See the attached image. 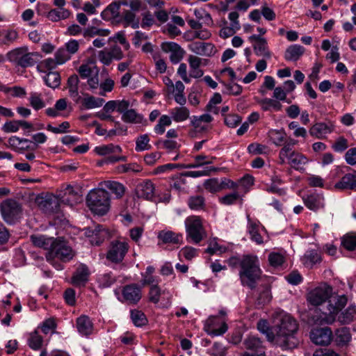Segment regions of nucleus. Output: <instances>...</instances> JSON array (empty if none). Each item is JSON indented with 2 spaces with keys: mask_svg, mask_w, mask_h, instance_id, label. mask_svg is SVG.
<instances>
[{
  "mask_svg": "<svg viewBox=\"0 0 356 356\" xmlns=\"http://www.w3.org/2000/svg\"><path fill=\"white\" fill-rule=\"evenodd\" d=\"M298 330L297 321L289 314L282 315L277 323L273 326L274 334L268 335V341L283 350L294 348L299 343V340L296 336Z\"/></svg>",
  "mask_w": 356,
  "mask_h": 356,
  "instance_id": "obj_1",
  "label": "nucleus"
},
{
  "mask_svg": "<svg viewBox=\"0 0 356 356\" xmlns=\"http://www.w3.org/2000/svg\"><path fill=\"white\" fill-rule=\"evenodd\" d=\"M79 195L75 193L72 186H67L63 196L60 198L53 194H47L38 200V206L47 214L58 213L60 211V203L73 205L77 202Z\"/></svg>",
  "mask_w": 356,
  "mask_h": 356,
  "instance_id": "obj_2",
  "label": "nucleus"
},
{
  "mask_svg": "<svg viewBox=\"0 0 356 356\" xmlns=\"http://www.w3.org/2000/svg\"><path fill=\"white\" fill-rule=\"evenodd\" d=\"M261 270L259 268V259L257 256L244 255L242 257L241 268L238 275L241 284L254 289L259 280Z\"/></svg>",
  "mask_w": 356,
  "mask_h": 356,
  "instance_id": "obj_3",
  "label": "nucleus"
},
{
  "mask_svg": "<svg viewBox=\"0 0 356 356\" xmlns=\"http://www.w3.org/2000/svg\"><path fill=\"white\" fill-rule=\"evenodd\" d=\"M110 195L104 189L90 191L86 197V204L90 210L98 216H104L110 209Z\"/></svg>",
  "mask_w": 356,
  "mask_h": 356,
  "instance_id": "obj_4",
  "label": "nucleus"
},
{
  "mask_svg": "<svg viewBox=\"0 0 356 356\" xmlns=\"http://www.w3.org/2000/svg\"><path fill=\"white\" fill-rule=\"evenodd\" d=\"M9 61L23 68L34 65L41 58L38 52H29L26 47L15 49L7 54Z\"/></svg>",
  "mask_w": 356,
  "mask_h": 356,
  "instance_id": "obj_5",
  "label": "nucleus"
},
{
  "mask_svg": "<svg viewBox=\"0 0 356 356\" xmlns=\"http://www.w3.org/2000/svg\"><path fill=\"white\" fill-rule=\"evenodd\" d=\"M186 240L193 243H200L207 236L203 226L202 219L197 216H191L185 220Z\"/></svg>",
  "mask_w": 356,
  "mask_h": 356,
  "instance_id": "obj_6",
  "label": "nucleus"
},
{
  "mask_svg": "<svg viewBox=\"0 0 356 356\" xmlns=\"http://www.w3.org/2000/svg\"><path fill=\"white\" fill-rule=\"evenodd\" d=\"M74 251L67 244V242L63 238L58 237L52 251L47 252L46 258L48 261H51L56 257L63 261H68L74 257Z\"/></svg>",
  "mask_w": 356,
  "mask_h": 356,
  "instance_id": "obj_7",
  "label": "nucleus"
},
{
  "mask_svg": "<svg viewBox=\"0 0 356 356\" xmlns=\"http://www.w3.org/2000/svg\"><path fill=\"white\" fill-rule=\"evenodd\" d=\"M332 293V286L323 283L308 291L306 295V299L310 305L319 306L329 300Z\"/></svg>",
  "mask_w": 356,
  "mask_h": 356,
  "instance_id": "obj_8",
  "label": "nucleus"
},
{
  "mask_svg": "<svg viewBox=\"0 0 356 356\" xmlns=\"http://www.w3.org/2000/svg\"><path fill=\"white\" fill-rule=\"evenodd\" d=\"M0 208L3 218L8 223H13L19 219L22 211L21 204L13 199H7L2 202Z\"/></svg>",
  "mask_w": 356,
  "mask_h": 356,
  "instance_id": "obj_9",
  "label": "nucleus"
},
{
  "mask_svg": "<svg viewBox=\"0 0 356 356\" xmlns=\"http://www.w3.org/2000/svg\"><path fill=\"white\" fill-rule=\"evenodd\" d=\"M129 250V245L126 241H113L111 243L106 258L113 263H120L124 258Z\"/></svg>",
  "mask_w": 356,
  "mask_h": 356,
  "instance_id": "obj_10",
  "label": "nucleus"
},
{
  "mask_svg": "<svg viewBox=\"0 0 356 356\" xmlns=\"http://www.w3.org/2000/svg\"><path fill=\"white\" fill-rule=\"evenodd\" d=\"M347 302L348 298L345 295H331L327 307L329 316L326 319L327 323H331L334 321V316L345 307Z\"/></svg>",
  "mask_w": 356,
  "mask_h": 356,
  "instance_id": "obj_11",
  "label": "nucleus"
},
{
  "mask_svg": "<svg viewBox=\"0 0 356 356\" xmlns=\"http://www.w3.org/2000/svg\"><path fill=\"white\" fill-rule=\"evenodd\" d=\"M310 339L317 345L327 346L333 339V333L330 327H317L310 332Z\"/></svg>",
  "mask_w": 356,
  "mask_h": 356,
  "instance_id": "obj_12",
  "label": "nucleus"
},
{
  "mask_svg": "<svg viewBox=\"0 0 356 356\" xmlns=\"http://www.w3.org/2000/svg\"><path fill=\"white\" fill-rule=\"evenodd\" d=\"M243 345L248 351L245 352L243 356H264V351L262 342L259 338L255 336H249L247 337Z\"/></svg>",
  "mask_w": 356,
  "mask_h": 356,
  "instance_id": "obj_13",
  "label": "nucleus"
},
{
  "mask_svg": "<svg viewBox=\"0 0 356 356\" xmlns=\"http://www.w3.org/2000/svg\"><path fill=\"white\" fill-rule=\"evenodd\" d=\"M161 47L164 52L171 53L170 60L174 64L179 63L184 56L185 51L176 42H165L161 44Z\"/></svg>",
  "mask_w": 356,
  "mask_h": 356,
  "instance_id": "obj_14",
  "label": "nucleus"
},
{
  "mask_svg": "<svg viewBox=\"0 0 356 356\" xmlns=\"http://www.w3.org/2000/svg\"><path fill=\"white\" fill-rule=\"evenodd\" d=\"M122 296L128 304L136 305L141 299V288L136 284L126 285L122 289Z\"/></svg>",
  "mask_w": 356,
  "mask_h": 356,
  "instance_id": "obj_15",
  "label": "nucleus"
},
{
  "mask_svg": "<svg viewBox=\"0 0 356 356\" xmlns=\"http://www.w3.org/2000/svg\"><path fill=\"white\" fill-rule=\"evenodd\" d=\"M155 187L150 180H145L139 183L135 189L136 195L138 198L152 200L154 195Z\"/></svg>",
  "mask_w": 356,
  "mask_h": 356,
  "instance_id": "obj_16",
  "label": "nucleus"
},
{
  "mask_svg": "<svg viewBox=\"0 0 356 356\" xmlns=\"http://www.w3.org/2000/svg\"><path fill=\"white\" fill-rule=\"evenodd\" d=\"M30 240L34 246L43 248L49 252L52 251L57 238H55L42 234H33L30 236Z\"/></svg>",
  "mask_w": 356,
  "mask_h": 356,
  "instance_id": "obj_17",
  "label": "nucleus"
},
{
  "mask_svg": "<svg viewBox=\"0 0 356 356\" xmlns=\"http://www.w3.org/2000/svg\"><path fill=\"white\" fill-rule=\"evenodd\" d=\"M248 39L250 42H257V44L253 46V48L257 56H262L266 58L271 57V53L268 50L266 38L259 35H252L250 36Z\"/></svg>",
  "mask_w": 356,
  "mask_h": 356,
  "instance_id": "obj_18",
  "label": "nucleus"
},
{
  "mask_svg": "<svg viewBox=\"0 0 356 356\" xmlns=\"http://www.w3.org/2000/svg\"><path fill=\"white\" fill-rule=\"evenodd\" d=\"M90 271L85 264H81L72 277V283L76 286H84L88 280Z\"/></svg>",
  "mask_w": 356,
  "mask_h": 356,
  "instance_id": "obj_19",
  "label": "nucleus"
},
{
  "mask_svg": "<svg viewBox=\"0 0 356 356\" xmlns=\"http://www.w3.org/2000/svg\"><path fill=\"white\" fill-rule=\"evenodd\" d=\"M352 335L350 328L341 327L337 329L333 334V339L338 346H346L351 341Z\"/></svg>",
  "mask_w": 356,
  "mask_h": 356,
  "instance_id": "obj_20",
  "label": "nucleus"
},
{
  "mask_svg": "<svg viewBox=\"0 0 356 356\" xmlns=\"http://www.w3.org/2000/svg\"><path fill=\"white\" fill-rule=\"evenodd\" d=\"M333 131V127L324 122L314 124L309 129V134L318 139H324L326 135Z\"/></svg>",
  "mask_w": 356,
  "mask_h": 356,
  "instance_id": "obj_21",
  "label": "nucleus"
},
{
  "mask_svg": "<svg viewBox=\"0 0 356 356\" xmlns=\"http://www.w3.org/2000/svg\"><path fill=\"white\" fill-rule=\"evenodd\" d=\"M189 49L195 54L201 56H211L215 51L214 46L211 43L194 42L189 46Z\"/></svg>",
  "mask_w": 356,
  "mask_h": 356,
  "instance_id": "obj_22",
  "label": "nucleus"
},
{
  "mask_svg": "<svg viewBox=\"0 0 356 356\" xmlns=\"http://www.w3.org/2000/svg\"><path fill=\"white\" fill-rule=\"evenodd\" d=\"M117 22L122 23L124 27L130 26L133 29H138L140 26L139 18L136 17V14L130 10H124Z\"/></svg>",
  "mask_w": 356,
  "mask_h": 356,
  "instance_id": "obj_23",
  "label": "nucleus"
},
{
  "mask_svg": "<svg viewBox=\"0 0 356 356\" xmlns=\"http://www.w3.org/2000/svg\"><path fill=\"white\" fill-rule=\"evenodd\" d=\"M334 188L339 190H353L356 188V172L345 175L334 184Z\"/></svg>",
  "mask_w": 356,
  "mask_h": 356,
  "instance_id": "obj_24",
  "label": "nucleus"
},
{
  "mask_svg": "<svg viewBox=\"0 0 356 356\" xmlns=\"http://www.w3.org/2000/svg\"><path fill=\"white\" fill-rule=\"evenodd\" d=\"M305 205L310 210L316 211L324 207V198L318 194H312L303 198Z\"/></svg>",
  "mask_w": 356,
  "mask_h": 356,
  "instance_id": "obj_25",
  "label": "nucleus"
},
{
  "mask_svg": "<svg viewBox=\"0 0 356 356\" xmlns=\"http://www.w3.org/2000/svg\"><path fill=\"white\" fill-rule=\"evenodd\" d=\"M76 327L81 334L88 336L92 332L93 325L88 316H81L76 319Z\"/></svg>",
  "mask_w": 356,
  "mask_h": 356,
  "instance_id": "obj_26",
  "label": "nucleus"
},
{
  "mask_svg": "<svg viewBox=\"0 0 356 356\" xmlns=\"http://www.w3.org/2000/svg\"><path fill=\"white\" fill-rule=\"evenodd\" d=\"M271 298L272 296L270 293V286L267 284L261 286L259 288V295L255 301V305L257 308H261L269 303Z\"/></svg>",
  "mask_w": 356,
  "mask_h": 356,
  "instance_id": "obj_27",
  "label": "nucleus"
},
{
  "mask_svg": "<svg viewBox=\"0 0 356 356\" xmlns=\"http://www.w3.org/2000/svg\"><path fill=\"white\" fill-rule=\"evenodd\" d=\"M120 3L113 2L102 12V17L106 21L111 20L112 19L117 21L118 19H120L121 15L120 14Z\"/></svg>",
  "mask_w": 356,
  "mask_h": 356,
  "instance_id": "obj_28",
  "label": "nucleus"
},
{
  "mask_svg": "<svg viewBox=\"0 0 356 356\" xmlns=\"http://www.w3.org/2000/svg\"><path fill=\"white\" fill-rule=\"evenodd\" d=\"M182 235L170 230H162L159 232L158 238L163 243L178 244L180 243Z\"/></svg>",
  "mask_w": 356,
  "mask_h": 356,
  "instance_id": "obj_29",
  "label": "nucleus"
},
{
  "mask_svg": "<svg viewBox=\"0 0 356 356\" xmlns=\"http://www.w3.org/2000/svg\"><path fill=\"white\" fill-rule=\"evenodd\" d=\"M305 53V48L300 44L289 46L285 51L284 58L286 60L297 61Z\"/></svg>",
  "mask_w": 356,
  "mask_h": 356,
  "instance_id": "obj_30",
  "label": "nucleus"
},
{
  "mask_svg": "<svg viewBox=\"0 0 356 356\" xmlns=\"http://www.w3.org/2000/svg\"><path fill=\"white\" fill-rule=\"evenodd\" d=\"M107 232L103 228L102 225H97L93 228L92 234H89V237H92L90 243L92 245H99L104 241Z\"/></svg>",
  "mask_w": 356,
  "mask_h": 356,
  "instance_id": "obj_31",
  "label": "nucleus"
},
{
  "mask_svg": "<svg viewBox=\"0 0 356 356\" xmlns=\"http://www.w3.org/2000/svg\"><path fill=\"white\" fill-rule=\"evenodd\" d=\"M82 106L86 109H92L100 107L104 103V99L102 98L95 97L94 96L85 95L83 99H81Z\"/></svg>",
  "mask_w": 356,
  "mask_h": 356,
  "instance_id": "obj_32",
  "label": "nucleus"
},
{
  "mask_svg": "<svg viewBox=\"0 0 356 356\" xmlns=\"http://www.w3.org/2000/svg\"><path fill=\"white\" fill-rule=\"evenodd\" d=\"M121 119L126 123L140 124L144 118L141 114L138 113L134 109L131 108L122 115Z\"/></svg>",
  "mask_w": 356,
  "mask_h": 356,
  "instance_id": "obj_33",
  "label": "nucleus"
},
{
  "mask_svg": "<svg viewBox=\"0 0 356 356\" xmlns=\"http://www.w3.org/2000/svg\"><path fill=\"white\" fill-rule=\"evenodd\" d=\"M202 164H204V163H200L197 164H188V165L181 164V163H177V164L168 163V164L158 166L155 170V172L157 174L161 173L165 171L171 170L175 168H181V169H182V168H198L200 166H202Z\"/></svg>",
  "mask_w": 356,
  "mask_h": 356,
  "instance_id": "obj_34",
  "label": "nucleus"
},
{
  "mask_svg": "<svg viewBox=\"0 0 356 356\" xmlns=\"http://www.w3.org/2000/svg\"><path fill=\"white\" fill-rule=\"evenodd\" d=\"M70 15V12L65 8L51 9L47 15V18L51 22H58L65 19Z\"/></svg>",
  "mask_w": 356,
  "mask_h": 356,
  "instance_id": "obj_35",
  "label": "nucleus"
},
{
  "mask_svg": "<svg viewBox=\"0 0 356 356\" xmlns=\"http://www.w3.org/2000/svg\"><path fill=\"white\" fill-rule=\"evenodd\" d=\"M356 315V306L350 305L338 317V321L341 324H349L353 322Z\"/></svg>",
  "mask_w": 356,
  "mask_h": 356,
  "instance_id": "obj_36",
  "label": "nucleus"
},
{
  "mask_svg": "<svg viewBox=\"0 0 356 356\" xmlns=\"http://www.w3.org/2000/svg\"><path fill=\"white\" fill-rule=\"evenodd\" d=\"M321 257L316 250H308L302 258L305 266L312 268L314 264L321 262Z\"/></svg>",
  "mask_w": 356,
  "mask_h": 356,
  "instance_id": "obj_37",
  "label": "nucleus"
},
{
  "mask_svg": "<svg viewBox=\"0 0 356 356\" xmlns=\"http://www.w3.org/2000/svg\"><path fill=\"white\" fill-rule=\"evenodd\" d=\"M43 79L46 85L51 88H56L60 85V76L58 72L49 71Z\"/></svg>",
  "mask_w": 356,
  "mask_h": 356,
  "instance_id": "obj_38",
  "label": "nucleus"
},
{
  "mask_svg": "<svg viewBox=\"0 0 356 356\" xmlns=\"http://www.w3.org/2000/svg\"><path fill=\"white\" fill-rule=\"evenodd\" d=\"M104 184L106 187L115 195L116 198L120 199L124 195L125 187L122 184L114 181H106Z\"/></svg>",
  "mask_w": 356,
  "mask_h": 356,
  "instance_id": "obj_39",
  "label": "nucleus"
},
{
  "mask_svg": "<svg viewBox=\"0 0 356 356\" xmlns=\"http://www.w3.org/2000/svg\"><path fill=\"white\" fill-rule=\"evenodd\" d=\"M289 164L295 169H298L302 165H305L307 163V159L302 154L298 152H294L289 155Z\"/></svg>",
  "mask_w": 356,
  "mask_h": 356,
  "instance_id": "obj_40",
  "label": "nucleus"
},
{
  "mask_svg": "<svg viewBox=\"0 0 356 356\" xmlns=\"http://www.w3.org/2000/svg\"><path fill=\"white\" fill-rule=\"evenodd\" d=\"M188 205L192 210H202L205 207V199L202 195H193L188 199Z\"/></svg>",
  "mask_w": 356,
  "mask_h": 356,
  "instance_id": "obj_41",
  "label": "nucleus"
},
{
  "mask_svg": "<svg viewBox=\"0 0 356 356\" xmlns=\"http://www.w3.org/2000/svg\"><path fill=\"white\" fill-rule=\"evenodd\" d=\"M172 118L175 122H182L189 117V110L184 106L176 107L170 112Z\"/></svg>",
  "mask_w": 356,
  "mask_h": 356,
  "instance_id": "obj_42",
  "label": "nucleus"
},
{
  "mask_svg": "<svg viewBox=\"0 0 356 356\" xmlns=\"http://www.w3.org/2000/svg\"><path fill=\"white\" fill-rule=\"evenodd\" d=\"M122 149L118 145L108 144L106 145L98 146L95 148V152L101 156H105L111 153L120 152Z\"/></svg>",
  "mask_w": 356,
  "mask_h": 356,
  "instance_id": "obj_43",
  "label": "nucleus"
},
{
  "mask_svg": "<svg viewBox=\"0 0 356 356\" xmlns=\"http://www.w3.org/2000/svg\"><path fill=\"white\" fill-rule=\"evenodd\" d=\"M259 104L261 106L262 109L266 111H270L271 108L275 111H280L282 108V105L280 102L270 98H265L261 99L259 102Z\"/></svg>",
  "mask_w": 356,
  "mask_h": 356,
  "instance_id": "obj_44",
  "label": "nucleus"
},
{
  "mask_svg": "<svg viewBox=\"0 0 356 356\" xmlns=\"http://www.w3.org/2000/svg\"><path fill=\"white\" fill-rule=\"evenodd\" d=\"M131 318L134 324L137 327L143 326L147 323V319L145 314L137 309L131 311Z\"/></svg>",
  "mask_w": 356,
  "mask_h": 356,
  "instance_id": "obj_45",
  "label": "nucleus"
},
{
  "mask_svg": "<svg viewBox=\"0 0 356 356\" xmlns=\"http://www.w3.org/2000/svg\"><path fill=\"white\" fill-rule=\"evenodd\" d=\"M149 138L147 134L140 136L137 138L136 141V150L137 152H141L149 149L151 145L149 144Z\"/></svg>",
  "mask_w": 356,
  "mask_h": 356,
  "instance_id": "obj_46",
  "label": "nucleus"
},
{
  "mask_svg": "<svg viewBox=\"0 0 356 356\" xmlns=\"http://www.w3.org/2000/svg\"><path fill=\"white\" fill-rule=\"evenodd\" d=\"M42 337L38 334L37 331L31 333L28 339L29 346L33 350L40 349L42 346Z\"/></svg>",
  "mask_w": 356,
  "mask_h": 356,
  "instance_id": "obj_47",
  "label": "nucleus"
},
{
  "mask_svg": "<svg viewBox=\"0 0 356 356\" xmlns=\"http://www.w3.org/2000/svg\"><path fill=\"white\" fill-rule=\"evenodd\" d=\"M220 169L215 167H209L207 168L204 170H199V171H188L184 173H182V176L184 177H199L202 176H208L210 175L211 172H217Z\"/></svg>",
  "mask_w": 356,
  "mask_h": 356,
  "instance_id": "obj_48",
  "label": "nucleus"
},
{
  "mask_svg": "<svg viewBox=\"0 0 356 356\" xmlns=\"http://www.w3.org/2000/svg\"><path fill=\"white\" fill-rule=\"evenodd\" d=\"M165 291H161V288L158 286V284H152L150 286L149 291V300L151 302L157 304L159 302L160 296Z\"/></svg>",
  "mask_w": 356,
  "mask_h": 356,
  "instance_id": "obj_49",
  "label": "nucleus"
},
{
  "mask_svg": "<svg viewBox=\"0 0 356 356\" xmlns=\"http://www.w3.org/2000/svg\"><path fill=\"white\" fill-rule=\"evenodd\" d=\"M182 175L176 178H173L170 182V188L175 190L177 192L184 191V186L186 184V179L183 177Z\"/></svg>",
  "mask_w": 356,
  "mask_h": 356,
  "instance_id": "obj_50",
  "label": "nucleus"
},
{
  "mask_svg": "<svg viewBox=\"0 0 356 356\" xmlns=\"http://www.w3.org/2000/svg\"><path fill=\"white\" fill-rule=\"evenodd\" d=\"M204 187L209 192L214 193L220 191V181L217 178L207 179L204 182Z\"/></svg>",
  "mask_w": 356,
  "mask_h": 356,
  "instance_id": "obj_51",
  "label": "nucleus"
},
{
  "mask_svg": "<svg viewBox=\"0 0 356 356\" xmlns=\"http://www.w3.org/2000/svg\"><path fill=\"white\" fill-rule=\"evenodd\" d=\"M29 102L31 106L36 111L40 110L45 106V104L41 99L40 95L36 92L31 93Z\"/></svg>",
  "mask_w": 356,
  "mask_h": 356,
  "instance_id": "obj_52",
  "label": "nucleus"
},
{
  "mask_svg": "<svg viewBox=\"0 0 356 356\" xmlns=\"http://www.w3.org/2000/svg\"><path fill=\"white\" fill-rule=\"evenodd\" d=\"M270 138L276 146L282 145L285 138L284 132L278 130H273L269 134Z\"/></svg>",
  "mask_w": 356,
  "mask_h": 356,
  "instance_id": "obj_53",
  "label": "nucleus"
},
{
  "mask_svg": "<svg viewBox=\"0 0 356 356\" xmlns=\"http://www.w3.org/2000/svg\"><path fill=\"white\" fill-rule=\"evenodd\" d=\"M342 245L348 250H353L356 248V236L348 234L343 237Z\"/></svg>",
  "mask_w": 356,
  "mask_h": 356,
  "instance_id": "obj_54",
  "label": "nucleus"
},
{
  "mask_svg": "<svg viewBox=\"0 0 356 356\" xmlns=\"http://www.w3.org/2000/svg\"><path fill=\"white\" fill-rule=\"evenodd\" d=\"M241 118L236 114H229L225 116V123L231 128H234L241 122Z\"/></svg>",
  "mask_w": 356,
  "mask_h": 356,
  "instance_id": "obj_55",
  "label": "nucleus"
},
{
  "mask_svg": "<svg viewBox=\"0 0 356 356\" xmlns=\"http://www.w3.org/2000/svg\"><path fill=\"white\" fill-rule=\"evenodd\" d=\"M8 147L19 152V146L22 143H30V140L26 138H19V137H17V136H11L8 139Z\"/></svg>",
  "mask_w": 356,
  "mask_h": 356,
  "instance_id": "obj_56",
  "label": "nucleus"
},
{
  "mask_svg": "<svg viewBox=\"0 0 356 356\" xmlns=\"http://www.w3.org/2000/svg\"><path fill=\"white\" fill-rule=\"evenodd\" d=\"M257 329L266 335L267 339H268V335L270 334H273V327L270 329L268 322L266 320L261 319L257 323Z\"/></svg>",
  "mask_w": 356,
  "mask_h": 356,
  "instance_id": "obj_57",
  "label": "nucleus"
},
{
  "mask_svg": "<svg viewBox=\"0 0 356 356\" xmlns=\"http://www.w3.org/2000/svg\"><path fill=\"white\" fill-rule=\"evenodd\" d=\"M142 170V168L137 163H132L126 165H121L118 167L120 172H133L135 173L139 172Z\"/></svg>",
  "mask_w": 356,
  "mask_h": 356,
  "instance_id": "obj_58",
  "label": "nucleus"
},
{
  "mask_svg": "<svg viewBox=\"0 0 356 356\" xmlns=\"http://www.w3.org/2000/svg\"><path fill=\"white\" fill-rule=\"evenodd\" d=\"M70 58V55L65 49L60 48L55 53V59L58 65L63 64Z\"/></svg>",
  "mask_w": 356,
  "mask_h": 356,
  "instance_id": "obj_59",
  "label": "nucleus"
},
{
  "mask_svg": "<svg viewBox=\"0 0 356 356\" xmlns=\"http://www.w3.org/2000/svg\"><path fill=\"white\" fill-rule=\"evenodd\" d=\"M226 248L218 245V243L215 241H212L210 242L209 247L206 250V252L210 254H214L217 252L222 253L226 251Z\"/></svg>",
  "mask_w": 356,
  "mask_h": 356,
  "instance_id": "obj_60",
  "label": "nucleus"
},
{
  "mask_svg": "<svg viewBox=\"0 0 356 356\" xmlns=\"http://www.w3.org/2000/svg\"><path fill=\"white\" fill-rule=\"evenodd\" d=\"M197 250L195 248L186 246L180 250L179 254L183 256L187 260H191L197 256Z\"/></svg>",
  "mask_w": 356,
  "mask_h": 356,
  "instance_id": "obj_61",
  "label": "nucleus"
},
{
  "mask_svg": "<svg viewBox=\"0 0 356 356\" xmlns=\"http://www.w3.org/2000/svg\"><path fill=\"white\" fill-rule=\"evenodd\" d=\"M240 195L238 193L234 192L222 197L220 199V202L225 205H231L235 203V202L239 198Z\"/></svg>",
  "mask_w": 356,
  "mask_h": 356,
  "instance_id": "obj_62",
  "label": "nucleus"
},
{
  "mask_svg": "<svg viewBox=\"0 0 356 356\" xmlns=\"http://www.w3.org/2000/svg\"><path fill=\"white\" fill-rule=\"evenodd\" d=\"M348 140L344 137H339L332 145L334 151L341 152L348 148Z\"/></svg>",
  "mask_w": 356,
  "mask_h": 356,
  "instance_id": "obj_63",
  "label": "nucleus"
},
{
  "mask_svg": "<svg viewBox=\"0 0 356 356\" xmlns=\"http://www.w3.org/2000/svg\"><path fill=\"white\" fill-rule=\"evenodd\" d=\"M345 159L349 165H353L356 164V147L350 148L346 152Z\"/></svg>",
  "mask_w": 356,
  "mask_h": 356,
  "instance_id": "obj_64",
  "label": "nucleus"
}]
</instances>
